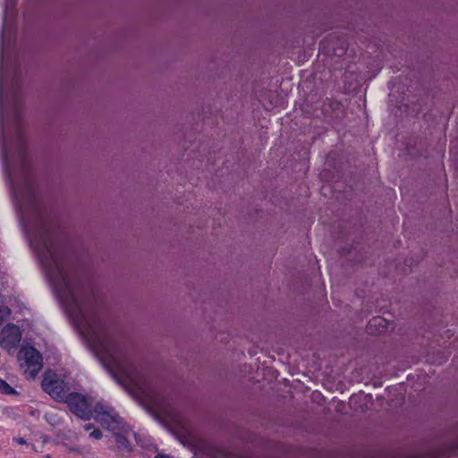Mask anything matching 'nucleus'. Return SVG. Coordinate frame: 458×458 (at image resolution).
I'll return each instance as SVG.
<instances>
[{"mask_svg": "<svg viewBox=\"0 0 458 458\" xmlns=\"http://www.w3.org/2000/svg\"><path fill=\"white\" fill-rule=\"evenodd\" d=\"M3 157L20 223L68 317L109 374L121 385L134 386L156 404L152 389L138 380L129 344L118 338L101 317L98 293L79 267L66 234L39 191L21 136L17 138L15 153L4 145Z\"/></svg>", "mask_w": 458, "mask_h": 458, "instance_id": "1", "label": "nucleus"}, {"mask_svg": "<svg viewBox=\"0 0 458 458\" xmlns=\"http://www.w3.org/2000/svg\"><path fill=\"white\" fill-rule=\"evenodd\" d=\"M72 413L83 420H89L92 416L91 403L88 398L79 393H69L64 398Z\"/></svg>", "mask_w": 458, "mask_h": 458, "instance_id": "2", "label": "nucleus"}, {"mask_svg": "<svg viewBox=\"0 0 458 458\" xmlns=\"http://www.w3.org/2000/svg\"><path fill=\"white\" fill-rule=\"evenodd\" d=\"M21 338L20 328L14 324H7L1 331L0 346L8 352H13L20 344Z\"/></svg>", "mask_w": 458, "mask_h": 458, "instance_id": "3", "label": "nucleus"}, {"mask_svg": "<svg viewBox=\"0 0 458 458\" xmlns=\"http://www.w3.org/2000/svg\"><path fill=\"white\" fill-rule=\"evenodd\" d=\"M19 359H23L28 368H31V374L35 376L43 366L41 353L31 345L24 346L19 352Z\"/></svg>", "mask_w": 458, "mask_h": 458, "instance_id": "4", "label": "nucleus"}, {"mask_svg": "<svg viewBox=\"0 0 458 458\" xmlns=\"http://www.w3.org/2000/svg\"><path fill=\"white\" fill-rule=\"evenodd\" d=\"M41 387L52 398L56 400H64L68 394L64 390V382L58 379L55 375L53 377L45 376L41 382Z\"/></svg>", "mask_w": 458, "mask_h": 458, "instance_id": "5", "label": "nucleus"}, {"mask_svg": "<svg viewBox=\"0 0 458 458\" xmlns=\"http://www.w3.org/2000/svg\"><path fill=\"white\" fill-rule=\"evenodd\" d=\"M93 411L96 414V419L101 423L106 425L109 430H114L111 424H120L122 421L121 417L114 411V409L106 406L101 403H98Z\"/></svg>", "mask_w": 458, "mask_h": 458, "instance_id": "6", "label": "nucleus"}, {"mask_svg": "<svg viewBox=\"0 0 458 458\" xmlns=\"http://www.w3.org/2000/svg\"><path fill=\"white\" fill-rule=\"evenodd\" d=\"M386 320L382 317H374L369 322L368 331L370 334H374L373 328H376V331L381 333L386 329Z\"/></svg>", "mask_w": 458, "mask_h": 458, "instance_id": "7", "label": "nucleus"}, {"mask_svg": "<svg viewBox=\"0 0 458 458\" xmlns=\"http://www.w3.org/2000/svg\"><path fill=\"white\" fill-rule=\"evenodd\" d=\"M0 393L4 394H13L17 392L4 379L0 378Z\"/></svg>", "mask_w": 458, "mask_h": 458, "instance_id": "8", "label": "nucleus"}, {"mask_svg": "<svg viewBox=\"0 0 458 458\" xmlns=\"http://www.w3.org/2000/svg\"><path fill=\"white\" fill-rule=\"evenodd\" d=\"M115 441L119 446L123 447L126 450H130V442L126 437L122 434H115Z\"/></svg>", "mask_w": 458, "mask_h": 458, "instance_id": "9", "label": "nucleus"}, {"mask_svg": "<svg viewBox=\"0 0 458 458\" xmlns=\"http://www.w3.org/2000/svg\"><path fill=\"white\" fill-rule=\"evenodd\" d=\"M11 310L7 306H0V325L10 315Z\"/></svg>", "mask_w": 458, "mask_h": 458, "instance_id": "10", "label": "nucleus"}, {"mask_svg": "<svg viewBox=\"0 0 458 458\" xmlns=\"http://www.w3.org/2000/svg\"><path fill=\"white\" fill-rule=\"evenodd\" d=\"M103 434L101 430L96 428L91 433H89V437L95 438V439H100L102 437Z\"/></svg>", "mask_w": 458, "mask_h": 458, "instance_id": "11", "label": "nucleus"}, {"mask_svg": "<svg viewBox=\"0 0 458 458\" xmlns=\"http://www.w3.org/2000/svg\"><path fill=\"white\" fill-rule=\"evenodd\" d=\"M14 442H16L19 445H24L26 444V440L22 437H17L13 439Z\"/></svg>", "mask_w": 458, "mask_h": 458, "instance_id": "12", "label": "nucleus"}, {"mask_svg": "<svg viewBox=\"0 0 458 458\" xmlns=\"http://www.w3.org/2000/svg\"><path fill=\"white\" fill-rule=\"evenodd\" d=\"M345 53H346V48L343 47L339 49V53H335V54L338 55L339 56H341V55H344Z\"/></svg>", "mask_w": 458, "mask_h": 458, "instance_id": "13", "label": "nucleus"}, {"mask_svg": "<svg viewBox=\"0 0 458 458\" xmlns=\"http://www.w3.org/2000/svg\"><path fill=\"white\" fill-rule=\"evenodd\" d=\"M154 458H170L169 455L158 454Z\"/></svg>", "mask_w": 458, "mask_h": 458, "instance_id": "14", "label": "nucleus"}, {"mask_svg": "<svg viewBox=\"0 0 458 458\" xmlns=\"http://www.w3.org/2000/svg\"><path fill=\"white\" fill-rule=\"evenodd\" d=\"M93 428V425H92V424H86V425L84 426L85 430H89V429H90V428Z\"/></svg>", "mask_w": 458, "mask_h": 458, "instance_id": "15", "label": "nucleus"}, {"mask_svg": "<svg viewBox=\"0 0 458 458\" xmlns=\"http://www.w3.org/2000/svg\"><path fill=\"white\" fill-rule=\"evenodd\" d=\"M50 417H51V418H53V419H51V421H50V422H51L52 424H54V423H55V416L51 415Z\"/></svg>", "mask_w": 458, "mask_h": 458, "instance_id": "16", "label": "nucleus"}, {"mask_svg": "<svg viewBox=\"0 0 458 458\" xmlns=\"http://www.w3.org/2000/svg\"><path fill=\"white\" fill-rule=\"evenodd\" d=\"M45 418L47 419V420H48V421H49V420H48V415H47V414H46V415H45Z\"/></svg>", "mask_w": 458, "mask_h": 458, "instance_id": "17", "label": "nucleus"}, {"mask_svg": "<svg viewBox=\"0 0 458 458\" xmlns=\"http://www.w3.org/2000/svg\"><path fill=\"white\" fill-rule=\"evenodd\" d=\"M44 458H51L49 455H46Z\"/></svg>", "mask_w": 458, "mask_h": 458, "instance_id": "18", "label": "nucleus"}]
</instances>
